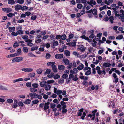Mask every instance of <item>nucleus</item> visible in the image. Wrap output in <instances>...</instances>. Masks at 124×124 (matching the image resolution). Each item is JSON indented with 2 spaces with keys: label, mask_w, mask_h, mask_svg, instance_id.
<instances>
[{
  "label": "nucleus",
  "mask_w": 124,
  "mask_h": 124,
  "mask_svg": "<svg viewBox=\"0 0 124 124\" xmlns=\"http://www.w3.org/2000/svg\"><path fill=\"white\" fill-rule=\"evenodd\" d=\"M23 52L27 53L28 52V49L27 47H24L23 48Z\"/></svg>",
  "instance_id": "nucleus-51"
},
{
  "label": "nucleus",
  "mask_w": 124,
  "mask_h": 124,
  "mask_svg": "<svg viewBox=\"0 0 124 124\" xmlns=\"http://www.w3.org/2000/svg\"><path fill=\"white\" fill-rule=\"evenodd\" d=\"M44 89H40L39 91V93H40V94L41 95H43L44 94V92H43V91Z\"/></svg>",
  "instance_id": "nucleus-57"
},
{
  "label": "nucleus",
  "mask_w": 124,
  "mask_h": 124,
  "mask_svg": "<svg viewBox=\"0 0 124 124\" xmlns=\"http://www.w3.org/2000/svg\"><path fill=\"white\" fill-rule=\"evenodd\" d=\"M32 86L33 88L36 89L38 87L39 85L38 84L36 83L33 84L32 85Z\"/></svg>",
  "instance_id": "nucleus-26"
},
{
  "label": "nucleus",
  "mask_w": 124,
  "mask_h": 124,
  "mask_svg": "<svg viewBox=\"0 0 124 124\" xmlns=\"http://www.w3.org/2000/svg\"><path fill=\"white\" fill-rule=\"evenodd\" d=\"M0 89L4 90H7L8 89L6 87L1 85H0Z\"/></svg>",
  "instance_id": "nucleus-33"
},
{
  "label": "nucleus",
  "mask_w": 124,
  "mask_h": 124,
  "mask_svg": "<svg viewBox=\"0 0 124 124\" xmlns=\"http://www.w3.org/2000/svg\"><path fill=\"white\" fill-rule=\"evenodd\" d=\"M11 34L12 35L14 36H16L18 35L17 32L16 33L13 32L11 33Z\"/></svg>",
  "instance_id": "nucleus-64"
},
{
  "label": "nucleus",
  "mask_w": 124,
  "mask_h": 124,
  "mask_svg": "<svg viewBox=\"0 0 124 124\" xmlns=\"http://www.w3.org/2000/svg\"><path fill=\"white\" fill-rule=\"evenodd\" d=\"M58 69L60 70H63L64 69V66L62 65H59L58 66Z\"/></svg>",
  "instance_id": "nucleus-18"
},
{
  "label": "nucleus",
  "mask_w": 124,
  "mask_h": 124,
  "mask_svg": "<svg viewBox=\"0 0 124 124\" xmlns=\"http://www.w3.org/2000/svg\"><path fill=\"white\" fill-rule=\"evenodd\" d=\"M102 33H100L99 34H98L97 35V37H99V39H97L98 40H99L100 39L102 35Z\"/></svg>",
  "instance_id": "nucleus-55"
},
{
  "label": "nucleus",
  "mask_w": 124,
  "mask_h": 124,
  "mask_svg": "<svg viewBox=\"0 0 124 124\" xmlns=\"http://www.w3.org/2000/svg\"><path fill=\"white\" fill-rule=\"evenodd\" d=\"M97 112V110H95L93 111L92 112V116H95V114Z\"/></svg>",
  "instance_id": "nucleus-53"
},
{
  "label": "nucleus",
  "mask_w": 124,
  "mask_h": 124,
  "mask_svg": "<svg viewBox=\"0 0 124 124\" xmlns=\"http://www.w3.org/2000/svg\"><path fill=\"white\" fill-rule=\"evenodd\" d=\"M63 62L65 63L66 65H68L69 63V60L67 59H63Z\"/></svg>",
  "instance_id": "nucleus-13"
},
{
  "label": "nucleus",
  "mask_w": 124,
  "mask_h": 124,
  "mask_svg": "<svg viewBox=\"0 0 124 124\" xmlns=\"http://www.w3.org/2000/svg\"><path fill=\"white\" fill-rule=\"evenodd\" d=\"M78 48V51L80 50L81 52L84 51L86 49V47H85V46L82 45H79Z\"/></svg>",
  "instance_id": "nucleus-2"
},
{
  "label": "nucleus",
  "mask_w": 124,
  "mask_h": 124,
  "mask_svg": "<svg viewBox=\"0 0 124 124\" xmlns=\"http://www.w3.org/2000/svg\"><path fill=\"white\" fill-rule=\"evenodd\" d=\"M7 101L9 103H12L13 102V100L11 99H8L7 100Z\"/></svg>",
  "instance_id": "nucleus-59"
},
{
  "label": "nucleus",
  "mask_w": 124,
  "mask_h": 124,
  "mask_svg": "<svg viewBox=\"0 0 124 124\" xmlns=\"http://www.w3.org/2000/svg\"><path fill=\"white\" fill-rule=\"evenodd\" d=\"M103 66L104 67H109L111 66V64L109 62H105L103 63Z\"/></svg>",
  "instance_id": "nucleus-14"
},
{
  "label": "nucleus",
  "mask_w": 124,
  "mask_h": 124,
  "mask_svg": "<svg viewBox=\"0 0 124 124\" xmlns=\"http://www.w3.org/2000/svg\"><path fill=\"white\" fill-rule=\"evenodd\" d=\"M24 22V20L23 19H22L20 20H18L17 22V23H22Z\"/></svg>",
  "instance_id": "nucleus-61"
},
{
  "label": "nucleus",
  "mask_w": 124,
  "mask_h": 124,
  "mask_svg": "<svg viewBox=\"0 0 124 124\" xmlns=\"http://www.w3.org/2000/svg\"><path fill=\"white\" fill-rule=\"evenodd\" d=\"M55 62H48L47 63V65L48 66H51L52 67V66L55 63Z\"/></svg>",
  "instance_id": "nucleus-30"
},
{
  "label": "nucleus",
  "mask_w": 124,
  "mask_h": 124,
  "mask_svg": "<svg viewBox=\"0 0 124 124\" xmlns=\"http://www.w3.org/2000/svg\"><path fill=\"white\" fill-rule=\"evenodd\" d=\"M51 57L50 54L49 53H47L46 54L45 57L46 59H49Z\"/></svg>",
  "instance_id": "nucleus-36"
},
{
  "label": "nucleus",
  "mask_w": 124,
  "mask_h": 124,
  "mask_svg": "<svg viewBox=\"0 0 124 124\" xmlns=\"http://www.w3.org/2000/svg\"><path fill=\"white\" fill-rule=\"evenodd\" d=\"M35 75V74L34 73H31L28 74V76L29 77L31 78L34 77Z\"/></svg>",
  "instance_id": "nucleus-15"
},
{
  "label": "nucleus",
  "mask_w": 124,
  "mask_h": 124,
  "mask_svg": "<svg viewBox=\"0 0 124 124\" xmlns=\"http://www.w3.org/2000/svg\"><path fill=\"white\" fill-rule=\"evenodd\" d=\"M62 93V90H58L57 91L56 93L57 95H60L59 94H61Z\"/></svg>",
  "instance_id": "nucleus-58"
},
{
  "label": "nucleus",
  "mask_w": 124,
  "mask_h": 124,
  "mask_svg": "<svg viewBox=\"0 0 124 124\" xmlns=\"http://www.w3.org/2000/svg\"><path fill=\"white\" fill-rule=\"evenodd\" d=\"M44 107L43 109L44 110H46L48 109L49 108V106L45 104L44 103Z\"/></svg>",
  "instance_id": "nucleus-35"
},
{
  "label": "nucleus",
  "mask_w": 124,
  "mask_h": 124,
  "mask_svg": "<svg viewBox=\"0 0 124 124\" xmlns=\"http://www.w3.org/2000/svg\"><path fill=\"white\" fill-rule=\"evenodd\" d=\"M42 42V40L40 39H39L37 40H35V42L36 43H40Z\"/></svg>",
  "instance_id": "nucleus-54"
},
{
  "label": "nucleus",
  "mask_w": 124,
  "mask_h": 124,
  "mask_svg": "<svg viewBox=\"0 0 124 124\" xmlns=\"http://www.w3.org/2000/svg\"><path fill=\"white\" fill-rule=\"evenodd\" d=\"M92 13L94 15H96L97 13V10L96 9H93L92 10Z\"/></svg>",
  "instance_id": "nucleus-28"
},
{
  "label": "nucleus",
  "mask_w": 124,
  "mask_h": 124,
  "mask_svg": "<svg viewBox=\"0 0 124 124\" xmlns=\"http://www.w3.org/2000/svg\"><path fill=\"white\" fill-rule=\"evenodd\" d=\"M22 71L25 72H30L32 71L33 70L32 68H24L21 69Z\"/></svg>",
  "instance_id": "nucleus-3"
},
{
  "label": "nucleus",
  "mask_w": 124,
  "mask_h": 124,
  "mask_svg": "<svg viewBox=\"0 0 124 124\" xmlns=\"http://www.w3.org/2000/svg\"><path fill=\"white\" fill-rule=\"evenodd\" d=\"M60 77V75L58 74H56L54 76V78L56 79L59 78Z\"/></svg>",
  "instance_id": "nucleus-38"
},
{
  "label": "nucleus",
  "mask_w": 124,
  "mask_h": 124,
  "mask_svg": "<svg viewBox=\"0 0 124 124\" xmlns=\"http://www.w3.org/2000/svg\"><path fill=\"white\" fill-rule=\"evenodd\" d=\"M80 38L88 41H89V40H91L88 37H86L85 35H82L81 36Z\"/></svg>",
  "instance_id": "nucleus-17"
},
{
  "label": "nucleus",
  "mask_w": 124,
  "mask_h": 124,
  "mask_svg": "<svg viewBox=\"0 0 124 124\" xmlns=\"http://www.w3.org/2000/svg\"><path fill=\"white\" fill-rule=\"evenodd\" d=\"M39 102V101L38 100H35L32 101V103L34 104H37Z\"/></svg>",
  "instance_id": "nucleus-60"
},
{
  "label": "nucleus",
  "mask_w": 124,
  "mask_h": 124,
  "mask_svg": "<svg viewBox=\"0 0 124 124\" xmlns=\"http://www.w3.org/2000/svg\"><path fill=\"white\" fill-rule=\"evenodd\" d=\"M51 71V70L50 69H47L46 71L44 73V74L45 75L46 74H49Z\"/></svg>",
  "instance_id": "nucleus-31"
},
{
  "label": "nucleus",
  "mask_w": 124,
  "mask_h": 124,
  "mask_svg": "<svg viewBox=\"0 0 124 124\" xmlns=\"http://www.w3.org/2000/svg\"><path fill=\"white\" fill-rule=\"evenodd\" d=\"M30 91L32 92L35 93L37 91V89L31 87L30 88Z\"/></svg>",
  "instance_id": "nucleus-16"
},
{
  "label": "nucleus",
  "mask_w": 124,
  "mask_h": 124,
  "mask_svg": "<svg viewBox=\"0 0 124 124\" xmlns=\"http://www.w3.org/2000/svg\"><path fill=\"white\" fill-rule=\"evenodd\" d=\"M84 66L82 63L81 64V65L78 66L77 67V69L79 70H81L84 68Z\"/></svg>",
  "instance_id": "nucleus-20"
},
{
  "label": "nucleus",
  "mask_w": 124,
  "mask_h": 124,
  "mask_svg": "<svg viewBox=\"0 0 124 124\" xmlns=\"http://www.w3.org/2000/svg\"><path fill=\"white\" fill-rule=\"evenodd\" d=\"M111 24H113V20H114V17L112 16L109 17V18Z\"/></svg>",
  "instance_id": "nucleus-21"
},
{
  "label": "nucleus",
  "mask_w": 124,
  "mask_h": 124,
  "mask_svg": "<svg viewBox=\"0 0 124 124\" xmlns=\"http://www.w3.org/2000/svg\"><path fill=\"white\" fill-rule=\"evenodd\" d=\"M31 84L30 82H28L26 83V85L28 87H30L31 86Z\"/></svg>",
  "instance_id": "nucleus-56"
},
{
  "label": "nucleus",
  "mask_w": 124,
  "mask_h": 124,
  "mask_svg": "<svg viewBox=\"0 0 124 124\" xmlns=\"http://www.w3.org/2000/svg\"><path fill=\"white\" fill-rule=\"evenodd\" d=\"M22 38L24 40H27L28 38V37L27 35H25L24 36L22 37Z\"/></svg>",
  "instance_id": "nucleus-48"
},
{
  "label": "nucleus",
  "mask_w": 124,
  "mask_h": 124,
  "mask_svg": "<svg viewBox=\"0 0 124 124\" xmlns=\"http://www.w3.org/2000/svg\"><path fill=\"white\" fill-rule=\"evenodd\" d=\"M12 11V9L10 8H6V13H9L11 12Z\"/></svg>",
  "instance_id": "nucleus-41"
},
{
  "label": "nucleus",
  "mask_w": 124,
  "mask_h": 124,
  "mask_svg": "<svg viewBox=\"0 0 124 124\" xmlns=\"http://www.w3.org/2000/svg\"><path fill=\"white\" fill-rule=\"evenodd\" d=\"M47 83L46 81H42L40 83V85L42 87H43L46 85Z\"/></svg>",
  "instance_id": "nucleus-11"
},
{
  "label": "nucleus",
  "mask_w": 124,
  "mask_h": 124,
  "mask_svg": "<svg viewBox=\"0 0 124 124\" xmlns=\"http://www.w3.org/2000/svg\"><path fill=\"white\" fill-rule=\"evenodd\" d=\"M42 72V70L41 69H39L37 70V72L38 74H40Z\"/></svg>",
  "instance_id": "nucleus-40"
},
{
  "label": "nucleus",
  "mask_w": 124,
  "mask_h": 124,
  "mask_svg": "<svg viewBox=\"0 0 124 124\" xmlns=\"http://www.w3.org/2000/svg\"><path fill=\"white\" fill-rule=\"evenodd\" d=\"M28 9V7L26 6H23V7L21 6V10L22 11Z\"/></svg>",
  "instance_id": "nucleus-29"
},
{
  "label": "nucleus",
  "mask_w": 124,
  "mask_h": 124,
  "mask_svg": "<svg viewBox=\"0 0 124 124\" xmlns=\"http://www.w3.org/2000/svg\"><path fill=\"white\" fill-rule=\"evenodd\" d=\"M123 36L122 35H119L116 37V39L117 40H121L122 39Z\"/></svg>",
  "instance_id": "nucleus-37"
},
{
  "label": "nucleus",
  "mask_w": 124,
  "mask_h": 124,
  "mask_svg": "<svg viewBox=\"0 0 124 124\" xmlns=\"http://www.w3.org/2000/svg\"><path fill=\"white\" fill-rule=\"evenodd\" d=\"M37 18V16L35 15H33L32 16L31 19L32 20H35Z\"/></svg>",
  "instance_id": "nucleus-63"
},
{
  "label": "nucleus",
  "mask_w": 124,
  "mask_h": 124,
  "mask_svg": "<svg viewBox=\"0 0 124 124\" xmlns=\"http://www.w3.org/2000/svg\"><path fill=\"white\" fill-rule=\"evenodd\" d=\"M77 7L78 8L81 9L82 8L83 5L81 4L78 3V4Z\"/></svg>",
  "instance_id": "nucleus-39"
},
{
  "label": "nucleus",
  "mask_w": 124,
  "mask_h": 124,
  "mask_svg": "<svg viewBox=\"0 0 124 124\" xmlns=\"http://www.w3.org/2000/svg\"><path fill=\"white\" fill-rule=\"evenodd\" d=\"M63 55L62 54H58L55 56V58L57 59H60L63 57Z\"/></svg>",
  "instance_id": "nucleus-4"
},
{
  "label": "nucleus",
  "mask_w": 124,
  "mask_h": 124,
  "mask_svg": "<svg viewBox=\"0 0 124 124\" xmlns=\"http://www.w3.org/2000/svg\"><path fill=\"white\" fill-rule=\"evenodd\" d=\"M18 43L17 42H15L13 44V46L14 48H16L19 46Z\"/></svg>",
  "instance_id": "nucleus-49"
},
{
  "label": "nucleus",
  "mask_w": 124,
  "mask_h": 124,
  "mask_svg": "<svg viewBox=\"0 0 124 124\" xmlns=\"http://www.w3.org/2000/svg\"><path fill=\"white\" fill-rule=\"evenodd\" d=\"M73 70L74 71L73 73H74V74H76L78 72V70L76 68H74Z\"/></svg>",
  "instance_id": "nucleus-62"
},
{
  "label": "nucleus",
  "mask_w": 124,
  "mask_h": 124,
  "mask_svg": "<svg viewBox=\"0 0 124 124\" xmlns=\"http://www.w3.org/2000/svg\"><path fill=\"white\" fill-rule=\"evenodd\" d=\"M61 39L62 40H64L66 39V36L65 34L61 35Z\"/></svg>",
  "instance_id": "nucleus-32"
},
{
  "label": "nucleus",
  "mask_w": 124,
  "mask_h": 124,
  "mask_svg": "<svg viewBox=\"0 0 124 124\" xmlns=\"http://www.w3.org/2000/svg\"><path fill=\"white\" fill-rule=\"evenodd\" d=\"M31 101V100L29 99H27L24 102V103L26 104H29L30 103V102Z\"/></svg>",
  "instance_id": "nucleus-25"
},
{
  "label": "nucleus",
  "mask_w": 124,
  "mask_h": 124,
  "mask_svg": "<svg viewBox=\"0 0 124 124\" xmlns=\"http://www.w3.org/2000/svg\"><path fill=\"white\" fill-rule=\"evenodd\" d=\"M74 37V34L72 33H70L68 37L69 39H72Z\"/></svg>",
  "instance_id": "nucleus-47"
},
{
  "label": "nucleus",
  "mask_w": 124,
  "mask_h": 124,
  "mask_svg": "<svg viewBox=\"0 0 124 124\" xmlns=\"http://www.w3.org/2000/svg\"><path fill=\"white\" fill-rule=\"evenodd\" d=\"M91 73V70H89L87 71L86 72H85V74L86 75H88L90 74Z\"/></svg>",
  "instance_id": "nucleus-45"
},
{
  "label": "nucleus",
  "mask_w": 124,
  "mask_h": 124,
  "mask_svg": "<svg viewBox=\"0 0 124 124\" xmlns=\"http://www.w3.org/2000/svg\"><path fill=\"white\" fill-rule=\"evenodd\" d=\"M100 67L99 66H97L96 68V69L97 70L98 73L99 75L101 74L102 73V71L100 70Z\"/></svg>",
  "instance_id": "nucleus-10"
},
{
  "label": "nucleus",
  "mask_w": 124,
  "mask_h": 124,
  "mask_svg": "<svg viewBox=\"0 0 124 124\" xmlns=\"http://www.w3.org/2000/svg\"><path fill=\"white\" fill-rule=\"evenodd\" d=\"M86 115V113L85 112H83V115L81 117V119L82 120L84 119Z\"/></svg>",
  "instance_id": "nucleus-46"
},
{
  "label": "nucleus",
  "mask_w": 124,
  "mask_h": 124,
  "mask_svg": "<svg viewBox=\"0 0 124 124\" xmlns=\"http://www.w3.org/2000/svg\"><path fill=\"white\" fill-rule=\"evenodd\" d=\"M29 96L32 98H36L37 94L34 93H30L29 94Z\"/></svg>",
  "instance_id": "nucleus-8"
},
{
  "label": "nucleus",
  "mask_w": 124,
  "mask_h": 124,
  "mask_svg": "<svg viewBox=\"0 0 124 124\" xmlns=\"http://www.w3.org/2000/svg\"><path fill=\"white\" fill-rule=\"evenodd\" d=\"M15 9L16 11H18L21 9V5L19 4H17L16 5L15 7Z\"/></svg>",
  "instance_id": "nucleus-6"
},
{
  "label": "nucleus",
  "mask_w": 124,
  "mask_h": 124,
  "mask_svg": "<svg viewBox=\"0 0 124 124\" xmlns=\"http://www.w3.org/2000/svg\"><path fill=\"white\" fill-rule=\"evenodd\" d=\"M38 47L37 46L33 47L31 48L30 50L31 51H33L35 50H37L38 48Z\"/></svg>",
  "instance_id": "nucleus-24"
},
{
  "label": "nucleus",
  "mask_w": 124,
  "mask_h": 124,
  "mask_svg": "<svg viewBox=\"0 0 124 124\" xmlns=\"http://www.w3.org/2000/svg\"><path fill=\"white\" fill-rule=\"evenodd\" d=\"M69 65L67 67V68L68 69H70L72 66V63H70L68 64Z\"/></svg>",
  "instance_id": "nucleus-43"
},
{
  "label": "nucleus",
  "mask_w": 124,
  "mask_h": 124,
  "mask_svg": "<svg viewBox=\"0 0 124 124\" xmlns=\"http://www.w3.org/2000/svg\"><path fill=\"white\" fill-rule=\"evenodd\" d=\"M52 70L54 72H56L57 71V69L54 64L52 66Z\"/></svg>",
  "instance_id": "nucleus-5"
},
{
  "label": "nucleus",
  "mask_w": 124,
  "mask_h": 124,
  "mask_svg": "<svg viewBox=\"0 0 124 124\" xmlns=\"http://www.w3.org/2000/svg\"><path fill=\"white\" fill-rule=\"evenodd\" d=\"M64 54L67 56H69L70 55V53L68 50H66L64 51Z\"/></svg>",
  "instance_id": "nucleus-19"
},
{
  "label": "nucleus",
  "mask_w": 124,
  "mask_h": 124,
  "mask_svg": "<svg viewBox=\"0 0 124 124\" xmlns=\"http://www.w3.org/2000/svg\"><path fill=\"white\" fill-rule=\"evenodd\" d=\"M45 87V89L47 91L49 90L51 88V86L49 84H46Z\"/></svg>",
  "instance_id": "nucleus-9"
},
{
  "label": "nucleus",
  "mask_w": 124,
  "mask_h": 124,
  "mask_svg": "<svg viewBox=\"0 0 124 124\" xmlns=\"http://www.w3.org/2000/svg\"><path fill=\"white\" fill-rule=\"evenodd\" d=\"M8 4L11 5H13L15 3V1L13 0H8Z\"/></svg>",
  "instance_id": "nucleus-23"
},
{
  "label": "nucleus",
  "mask_w": 124,
  "mask_h": 124,
  "mask_svg": "<svg viewBox=\"0 0 124 124\" xmlns=\"http://www.w3.org/2000/svg\"><path fill=\"white\" fill-rule=\"evenodd\" d=\"M58 45V41H56L54 42L51 45V47L53 48H55V46H57Z\"/></svg>",
  "instance_id": "nucleus-12"
},
{
  "label": "nucleus",
  "mask_w": 124,
  "mask_h": 124,
  "mask_svg": "<svg viewBox=\"0 0 124 124\" xmlns=\"http://www.w3.org/2000/svg\"><path fill=\"white\" fill-rule=\"evenodd\" d=\"M9 31L10 32H13L14 31L16 30V28L15 27H9Z\"/></svg>",
  "instance_id": "nucleus-7"
},
{
  "label": "nucleus",
  "mask_w": 124,
  "mask_h": 124,
  "mask_svg": "<svg viewBox=\"0 0 124 124\" xmlns=\"http://www.w3.org/2000/svg\"><path fill=\"white\" fill-rule=\"evenodd\" d=\"M28 55L29 56L31 57H36V56L33 54L32 53L30 52L28 53Z\"/></svg>",
  "instance_id": "nucleus-34"
},
{
  "label": "nucleus",
  "mask_w": 124,
  "mask_h": 124,
  "mask_svg": "<svg viewBox=\"0 0 124 124\" xmlns=\"http://www.w3.org/2000/svg\"><path fill=\"white\" fill-rule=\"evenodd\" d=\"M95 87H94V86L93 85H92L91 87V88L90 87H88V90H90V89H91L92 90H94V89H95Z\"/></svg>",
  "instance_id": "nucleus-50"
},
{
  "label": "nucleus",
  "mask_w": 124,
  "mask_h": 124,
  "mask_svg": "<svg viewBox=\"0 0 124 124\" xmlns=\"http://www.w3.org/2000/svg\"><path fill=\"white\" fill-rule=\"evenodd\" d=\"M103 21L106 22L108 21L109 19V18L108 17V16L107 15H105V17L104 18H103Z\"/></svg>",
  "instance_id": "nucleus-22"
},
{
  "label": "nucleus",
  "mask_w": 124,
  "mask_h": 124,
  "mask_svg": "<svg viewBox=\"0 0 124 124\" xmlns=\"http://www.w3.org/2000/svg\"><path fill=\"white\" fill-rule=\"evenodd\" d=\"M50 105V107L52 108H54L56 106V105L54 103H51Z\"/></svg>",
  "instance_id": "nucleus-44"
},
{
  "label": "nucleus",
  "mask_w": 124,
  "mask_h": 124,
  "mask_svg": "<svg viewBox=\"0 0 124 124\" xmlns=\"http://www.w3.org/2000/svg\"><path fill=\"white\" fill-rule=\"evenodd\" d=\"M68 77V75L66 74H63L62 76V78H67Z\"/></svg>",
  "instance_id": "nucleus-52"
},
{
  "label": "nucleus",
  "mask_w": 124,
  "mask_h": 124,
  "mask_svg": "<svg viewBox=\"0 0 124 124\" xmlns=\"http://www.w3.org/2000/svg\"><path fill=\"white\" fill-rule=\"evenodd\" d=\"M24 1V0H18L17 1L16 0V2L20 4L23 3Z\"/></svg>",
  "instance_id": "nucleus-27"
},
{
  "label": "nucleus",
  "mask_w": 124,
  "mask_h": 124,
  "mask_svg": "<svg viewBox=\"0 0 124 124\" xmlns=\"http://www.w3.org/2000/svg\"><path fill=\"white\" fill-rule=\"evenodd\" d=\"M17 33L18 34H23V31L21 30H18L17 31Z\"/></svg>",
  "instance_id": "nucleus-42"
},
{
  "label": "nucleus",
  "mask_w": 124,
  "mask_h": 124,
  "mask_svg": "<svg viewBox=\"0 0 124 124\" xmlns=\"http://www.w3.org/2000/svg\"><path fill=\"white\" fill-rule=\"evenodd\" d=\"M23 58L21 57H17L14 58L12 60V63L17 62L23 60Z\"/></svg>",
  "instance_id": "nucleus-1"
}]
</instances>
